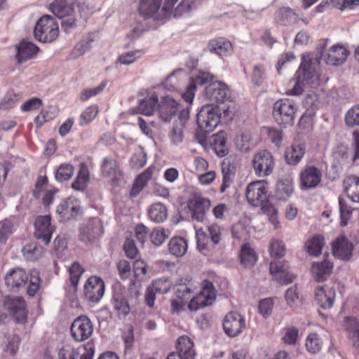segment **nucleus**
Segmentation results:
<instances>
[{"instance_id": "55", "label": "nucleus", "mask_w": 359, "mask_h": 359, "mask_svg": "<svg viewBox=\"0 0 359 359\" xmlns=\"http://www.w3.org/2000/svg\"><path fill=\"white\" fill-rule=\"evenodd\" d=\"M170 231L163 228H155L150 233L151 242L156 246H160L169 236Z\"/></svg>"}, {"instance_id": "46", "label": "nucleus", "mask_w": 359, "mask_h": 359, "mask_svg": "<svg viewBox=\"0 0 359 359\" xmlns=\"http://www.w3.org/2000/svg\"><path fill=\"white\" fill-rule=\"evenodd\" d=\"M15 231L12 221L5 219L0 222V243L4 244Z\"/></svg>"}, {"instance_id": "33", "label": "nucleus", "mask_w": 359, "mask_h": 359, "mask_svg": "<svg viewBox=\"0 0 359 359\" xmlns=\"http://www.w3.org/2000/svg\"><path fill=\"white\" fill-rule=\"evenodd\" d=\"M154 170V166H149L136 177L130 192L131 197H136L144 189L151 179Z\"/></svg>"}, {"instance_id": "54", "label": "nucleus", "mask_w": 359, "mask_h": 359, "mask_svg": "<svg viewBox=\"0 0 359 359\" xmlns=\"http://www.w3.org/2000/svg\"><path fill=\"white\" fill-rule=\"evenodd\" d=\"M271 257L281 258L285 255V246L283 241L278 239H272L269 248Z\"/></svg>"}, {"instance_id": "36", "label": "nucleus", "mask_w": 359, "mask_h": 359, "mask_svg": "<svg viewBox=\"0 0 359 359\" xmlns=\"http://www.w3.org/2000/svg\"><path fill=\"white\" fill-rule=\"evenodd\" d=\"M90 180V171L88 165L85 163L79 164V170L76 179L72 183V188L78 191H83L88 187Z\"/></svg>"}, {"instance_id": "13", "label": "nucleus", "mask_w": 359, "mask_h": 359, "mask_svg": "<svg viewBox=\"0 0 359 359\" xmlns=\"http://www.w3.org/2000/svg\"><path fill=\"white\" fill-rule=\"evenodd\" d=\"M323 173L317 167L305 165L299 173V187L302 190L316 188L321 182Z\"/></svg>"}, {"instance_id": "25", "label": "nucleus", "mask_w": 359, "mask_h": 359, "mask_svg": "<svg viewBox=\"0 0 359 359\" xmlns=\"http://www.w3.org/2000/svg\"><path fill=\"white\" fill-rule=\"evenodd\" d=\"M175 348L177 353L184 359H195L196 351L194 343L189 336H180L176 341Z\"/></svg>"}, {"instance_id": "22", "label": "nucleus", "mask_w": 359, "mask_h": 359, "mask_svg": "<svg viewBox=\"0 0 359 359\" xmlns=\"http://www.w3.org/2000/svg\"><path fill=\"white\" fill-rule=\"evenodd\" d=\"M80 211V202L74 198H68L62 201L57 208V212L62 220L76 218L79 215Z\"/></svg>"}, {"instance_id": "4", "label": "nucleus", "mask_w": 359, "mask_h": 359, "mask_svg": "<svg viewBox=\"0 0 359 359\" xmlns=\"http://www.w3.org/2000/svg\"><path fill=\"white\" fill-rule=\"evenodd\" d=\"M208 234L202 229L196 231L198 250L204 255H210L222 240L223 228L214 223L208 226Z\"/></svg>"}, {"instance_id": "26", "label": "nucleus", "mask_w": 359, "mask_h": 359, "mask_svg": "<svg viewBox=\"0 0 359 359\" xmlns=\"http://www.w3.org/2000/svg\"><path fill=\"white\" fill-rule=\"evenodd\" d=\"M348 55V51L344 46L334 45L327 50L324 60L327 65H339L346 61Z\"/></svg>"}, {"instance_id": "5", "label": "nucleus", "mask_w": 359, "mask_h": 359, "mask_svg": "<svg viewBox=\"0 0 359 359\" xmlns=\"http://www.w3.org/2000/svg\"><path fill=\"white\" fill-rule=\"evenodd\" d=\"M2 309L18 323H25L28 317L27 302L22 297L7 295L2 301Z\"/></svg>"}, {"instance_id": "49", "label": "nucleus", "mask_w": 359, "mask_h": 359, "mask_svg": "<svg viewBox=\"0 0 359 359\" xmlns=\"http://www.w3.org/2000/svg\"><path fill=\"white\" fill-rule=\"evenodd\" d=\"M277 191L280 198L290 197L294 191V184L291 180H281L277 183Z\"/></svg>"}, {"instance_id": "7", "label": "nucleus", "mask_w": 359, "mask_h": 359, "mask_svg": "<svg viewBox=\"0 0 359 359\" xmlns=\"http://www.w3.org/2000/svg\"><path fill=\"white\" fill-rule=\"evenodd\" d=\"M162 0H141L138 11L145 19L163 20L172 15L170 10L165 11L164 5L161 7Z\"/></svg>"}, {"instance_id": "53", "label": "nucleus", "mask_w": 359, "mask_h": 359, "mask_svg": "<svg viewBox=\"0 0 359 359\" xmlns=\"http://www.w3.org/2000/svg\"><path fill=\"white\" fill-rule=\"evenodd\" d=\"M20 96L13 90H8L0 102V109H9L13 108L19 101Z\"/></svg>"}, {"instance_id": "19", "label": "nucleus", "mask_w": 359, "mask_h": 359, "mask_svg": "<svg viewBox=\"0 0 359 359\" xmlns=\"http://www.w3.org/2000/svg\"><path fill=\"white\" fill-rule=\"evenodd\" d=\"M336 290L334 286L324 284L315 290V301L323 309H331L334 303Z\"/></svg>"}, {"instance_id": "59", "label": "nucleus", "mask_w": 359, "mask_h": 359, "mask_svg": "<svg viewBox=\"0 0 359 359\" xmlns=\"http://www.w3.org/2000/svg\"><path fill=\"white\" fill-rule=\"evenodd\" d=\"M213 79V76L210 73L205 72H200L194 77H192L189 81V84L194 86L196 89L198 86H203L209 82H211Z\"/></svg>"}, {"instance_id": "58", "label": "nucleus", "mask_w": 359, "mask_h": 359, "mask_svg": "<svg viewBox=\"0 0 359 359\" xmlns=\"http://www.w3.org/2000/svg\"><path fill=\"white\" fill-rule=\"evenodd\" d=\"M144 53L142 50L125 52L119 55L118 62L123 65H130L137 58L140 57Z\"/></svg>"}, {"instance_id": "9", "label": "nucleus", "mask_w": 359, "mask_h": 359, "mask_svg": "<svg viewBox=\"0 0 359 359\" xmlns=\"http://www.w3.org/2000/svg\"><path fill=\"white\" fill-rule=\"evenodd\" d=\"M296 110L292 100L280 99L273 104V116L276 123L280 125L292 124L294 119Z\"/></svg>"}, {"instance_id": "6", "label": "nucleus", "mask_w": 359, "mask_h": 359, "mask_svg": "<svg viewBox=\"0 0 359 359\" xmlns=\"http://www.w3.org/2000/svg\"><path fill=\"white\" fill-rule=\"evenodd\" d=\"M34 32L37 41L50 43L59 34L58 25L51 16L43 15L37 21Z\"/></svg>"}, {"instance_id": "57", "label": "nucleus", "mask_w": 359, "mask_h": 359, "mask_svg": "<svg viewBox=\"0 0 359 359\" xmlns=\"http://www.w3.org/2000/svg\"><path fill=\"white\" fill-rule=\"evenodd\" d=\"M107 86L105 81L102 82L98 86L93 88H86L81 90L79 99L81 102H86L92 97L102 93Z\"/></svg>"}, {"instance_id": "51", "label": "nucleus", "mask_w": 359, "mask_h": 359, "mask_svg": "<svg viewBox=\"0 0 359 359\" xmlns=\"http://www.w3.org/2000/svg\"><path fill=\"white\" fill-rule=\"evenodd\" d=\"M99 111L97 104H91L88 107L80 116V125L84 126L90 123L97 116Z\"/></svg>"}, {"instance_id": "32", "label": "nucleus", "mask_w": 359, "mask_h": 359, "mask_svg": "<svg viewBox=\"0 0 359 359\" xmlns=\"http://www.w3.org/2000/svg\"><path fill=\"white\" fill-rule=\"evenodd\" d=\"M74 0H54L50 10L56 17L62 18L74 13Z\"/></svg>"}, {"instance_id": "31", "label": "nucleus", "mask_w": 359, "mask_h": 359, "mask_svg": "<svg viewBox=\"0 0 359 359\" xmlns=\"http://www.w3.org/2000/svg\"><path fill=\"white\" fill-rule=\"evenodd\" d=\"M101 174L103 177L117 179L121 175L119 165L113 156H106L102 159L100 166Z\"/></svg>"}, {"instance_id": "17", "label": "nucleus", "mask_w": 359, "mask_h": 359, "mask_svg": "<svg viewBox=\"0 0 359 359\" xmlns=\"http://www.w3.org/2000/svg\"><path fill=\"white\" fill-rule=\"evenodd\" d=\"M34 237L40 240L45 245H48L54 231V228L51 225V218L50 215L38 216L34 222Z\"/></svg>"}, {"instance_id": "45", "label": "nucleus", "mask_w": 359, "mask_h": 359, "mask_svg": "<svg viewBox=\"0 0 359 359\" xmlns=\"http://www.w3.org/2000/svg\"><path fill=\"white\" fill-rule=\"evenodd\" d=\"M158 103L157 95L153 94L140 101L138 109L140 112L146 116H151Z\"/></svg>"}, {"instance_id": "35", "label": "nucleus", "mask_w": 359, "mask_h": 359, "mask_svg": "<svg viewBox=\"0 0 359 359\" xmlns=\"http://www.w3.org/2000/svg\"><path fill=\"white\" fill-rule=\"evenodd\" d=\"M343 327L355 348H359V323L355 318L346 317Z\"/></svg>"}, {"instance_id": "56", "label": "nucleus", "mask_w": 359, "mask_h": 359, "mask_svg": "<svg viewBox=\"0 0 359 359\" xmlns=\"http://www.w3.org/2000/svg\"><path fill=\"white\" fill-rule=\"evenodd\" d=\"M345 123L350 128L359 127V104L353 106L346 112Z\"/></svg>"}, {"instance_id": "38", "label": "nucleus", "mask_w": 359, "mask_h": 359, "mask_svg": "<svg viewBox=\"0 0 359 359\" xmlns=\"http://www.w3.org/2000/svg\"><path fill=\"white\" fill-rule=\"evenodd\" d=\"M239 257L241 264L245 268L253 266L257 261V254L249 243L241 246Z\"/></svg>"}, {"instance_id": "24", "label": "nucleus", "mask_w": 359, "mask_h": 359, "mask_svg": "<svg viewBox=\"0 0 359 359\" xmlns=\"http://www.w3.org/2000/svg\"><path fill=\"white\" fill-rule=\"evenodd\" d=\"M353 245L345 236L338 237L332 243V253L334 257L348 260L352 255Z\"/></svg>"}, {"instance_id": "3", "label": "nucleus", "mask_w": 359, "mask_h": 359, "mask_svg": "<svg viewBox=\"0 0 359 359\" xmlns=\"http://www.w3.org/2000/svg\"><path fill=\"white\" fill-rule=\"evenodd\" d=\"M245 196L250 205L273 211L269 203V187L265 180H255L250 182L245 189Z\"/></svg>"}, {"instance_id": "29", "label": "nucleus", "mask_w": 359, "mask_h": 359, "mask_svg": "<svg viewBox=\"0 0 359 359\" xmlns=\"http://www.w3.org/2000/svg\"><path fill=\"white\" fill-rule=\"evenodd\" d=\"M332 262L326 259L313 263L311 266L313 276L318 283L325 280L332 273Z\"/></svg>"}, {"instance_id": "39", "label": "nucleus", "mask_w": 359, "mask_h": 359, "mask_svg": "<svg viewBox=\"0 0 359 359\" xmlns=\"http://www.w3.org/2000/svg\"><path fill=\"white\" fill-rule=\"evenodd\" d=\"M45 250L36 243L32 242L25 245L22 250V255L27 261L39 260L44 254Z\"/></svg>"}, {"instance_id": "43", "label": "nucleus", "mask_w": 359, "mask_h": 359, "mask_svg": "<svg viewBox=\"0 0 359 359\" xmlns=\"http://www.w3.org/2000/svg\"><path fill=\"white\" fill-rule=\"evenodd\" d=\"M148 215L151 220L156 223H161L167 218V208L163 204L156 203L150 206Z\"/></svg>"}, {"instance_id": "14", "label": "nucleus", "mask_w": 359, "mask_h": 359, "mask_svg": "<svg viewBox=\"0 0 359 359\" xmlns=\"http://www.w3.org/2000/svg\"><path fill=\"white\" fill-rule=\"evenodd\" d=\"M230 90L228 86L220 81L211 82L206 86L204 92L205 100L215 106L218 103H223L230 97Z\"/></svg>"}, {"instance_id": "48", "label": "nucleus", "mask_w": 359, "mask_h": 359, "mask_svg": "<svg viewBox=\"0 0 359 359\" xmlns=\"http://www.w3.org/2000/svg\"><path fill=\"white\" fill-rule=\"evenodd\" d=\"M306 350L311 353L319 352L322 347V341L316 333H310L306 339Z\"/></svg>"}, {"instance_id": "30", "label": "nucleus", "mask_w": 359, "mask_h": 359, "mask_svg": "<svg viewBox=\"0 0 359 359\" xmlns=\"http://www.w3.org/2000/svg\"><path fill=\"white\" fill-rule=\"evenodd\" d=\"M305 152L306 147L304 144H292L285 149V162L290 165H297L303 158Z\"/></svg>"}, {"instance_id": "12", "label": "nucleus", "mask_w": 359, "mask_h": 359, "mask_svg": "<svg viewBox=\"0 0 359 359\" xmlns=\"http://www.w3.org/2000/svg\"><path fill=\"white\" fill-rule=\"evenodd\" d=\"M224 332L231 337H236L246 329L245 318L238 312L227 313L223 320Z\"/></svg>"}, {"instance_id": "50", "label": "nucleus", "mask_w": 359, "mask_h": 359, "mask_svg": "<svg viewBox=\"0 0 359 359\" xmlns=\"http://www.w3.org/2000/svg\"><path fill=\"white\" fill-rule=\"evenodd\" d=\"M195 8L196 0H182L175 9L173 8L172 15L175 18L180 17Z\"/></svg>"}, {"instance_id": "52", "label": "nucleus", "mask_w": 359, "mask_h": 359, "mask_svg": "<svg viewBox=\"0 0 359 359\" xmlns=\"http://www.w3.org/2000/svg\"><path fill=\"white\" fill-rule=\"evenodd\" d=\"M172 287V283L169 278H158L154 280L151 287L156 293L166 294Z\"/></svg>"}, {"instance_id": "21", "label": "nucleus", "mask_w": 359, "mask_h": 359, "mask_svg": "<svg viewBox=\"0 0 359 359\" xmlns=\"http://www.w3.org/2000/svg\"><path fill=\"white\" fill-rule=\"evenodd\" d=\"M269 271L273 278L280 285H288L294 278V276L288 271V266L285 262H271Z\"/></svg>"}, {"instance_id": "63", "label": "nucleus", "mask_w": 359, "mask_h": 359, "mask_svg": "<svg viewBox=\"0 0 359 359\" xmlns=\"http://www.w3.org/2000/svg\"><path fill=\"white\" fill-rule=\"evenodd\" d=\"M83 271V267L78 262L73 263L69 268L70 281L74 286L77 285Z\"/></svg>"}, {"instance_id": "16", "label": "nucleus", "mask_w": 359, "mask_h": 359, "mask_svg": "<svg viewBox=\"0 0 359 359\" xmlns=\"http://www.w3.org/2000/svg\"><path fill=\"white\" fill-rule=\"evenodd\" d=\"M211 206V201L203 197L200 194H194L190 196L187 201V207L191 213L192 217L198 222H203L206 212Z\"/></svg>"}, {"instance_id": "2", "label": "nucleus", "mask_w": 359, "mask_h": 359, "mask_svg": "<svg viewBox=\"0 0 359 359\" xmlns=\"http://www.w3.org/2000/svg\"><path fill=\"white\" fill-rule=\"evenodd\" d=\"M218 277L215 272L210 271L204 275L201 283V291L190 300L189 308L191 311L210 306L217 297V291L215 283Z\"/></svg>"}, {"instance_id": "47", "label": "nucleus", "mask_w": 359, "mask_h": 359, "mask_svg": "<svg viewBox=\"0 0 359 359\" xmlns=\"http://www.w3.org/2000/svg\"><path fill=\"white\" fill-rule=\"evenodd\" d=\"M74 168L70 163H62L55 172V179L58 182L67 181L72 178Z\"/></svg>"}, {"instance_id": "28", "label": "nucleus", "mask_w": 359, "mask_h": 359, "mask_svg": "<svg viewBox=\"0 0 359 359\" xmlns=\"http://www.w3.org/2000/svg\"><path fill=\"white\" fill-rule=\"evenodd\" d=\"M209 50L219 56L230 55L233 51V46L229 40L224 37H219L209 41Z\"/></svg>"}, {"instance_id": "10", "label": "nucleus", "mask_w": 359, "mask_h": 359, "mask_svg": "<svg viewBox=\"0 0 359 359\" xmlns=\"http://www.w3.org/2000/svg\"><path fill=\"white\" fill-rule=\"evenodd\" d=\"M295 85L287 93L290 95H297L301 94L303 91V86H309L313 83L315 72L313 70L311 62L310 60L306 61L304 57H303L302 62L295 74Z\"/></svg>"}, {"instance_id": "44", "label": "nucleus", "mask_w": 359, "mask_h": 359, "mask_svg": "<svg viewBox=\"0 0 359 359\" xmlns=\"http://www.w3.org/2000/svg\"><path fill=\"white\" fill-rule=\"evenodd\" d=\"M227 135L224 131L217 133L213 139L212 147L217 156L223 157L228 154Z\"/></svg>"}, {"instance_id": "37", "label": "nucleus", "mask_w": 359, "mask_h": 359, "mask_svg": "<svg viewBox=\"0 0 359 359\" xmlns=\"http://www.w3.org/2000/svg\"><path fill=\"white\" fill-rule=\"evenodd\" d=\"M344 191L354 202H359V177L351 175L344 180Z\"/></svg>"}, {"instance_id": "42", "label": "nucleus", "mask_w": 359, "mask_h": 359, "mask_svg": "<svg viewBox=\"0 0 359 359\" xmlns=\"http://www.w3.org/2000/svg\"><path fill=\"white\" fill-rule=\"evenodd\" d=\"M324 245L323 236L316 235L306 242L305 248L309 255L317 257L321 254Z\"/></svg>"}, {"instance_id": "40", "label": "nucleus", "mask_w": 359, "mask_h": 359, "mask_svg": "<svg viewBox=\"0 0 359 359\" xmlns=\"http://www.w3.org/2000/svg\"><path fill=\"white\" fill-rule=\"evenodd\" d=\"M188 244L182 237H174L168 243L170 253L177 257H182L187 251Z\"/></svg>"}, {"instance_id": "20", "label": "nucleus", "mask_w": 359, "mask_h": 359, "mask_svg": "<svg viewBox=\"0 0 359 359\" xmlns=\"http://www.w3.org/2000/svg\"><path fill=\"white\" fill-rule=\"evenodd\" d=\"M126 290L120 285L114 288L112 305L119 318H125L130 311V307L126 299Z\"/></svg>"}, {"instance_id": "62", "label": "nucleus", "mask_w": 359, "mask_h": 359, "mask_svg": "<svg viewBox=\"0 0 359 359\" xmlns=\"http://www.w3.org/2000/svg\"><path fill=\"white\" fill-rule=\"evenodd\" d=\"M265 67L263 65H255L251 74L252 81L255 85H260L265 79Z\"/></svg>"}, {"instance_id": "61", "label": "nucleus", "mask_w": 359, "mask_h": 359, "mask_svg": "<svg viewBox=\"0 0 359 359\" xmlns=\"http://www.w3.org/2000/svg\"><path fill=\"white\" fill-rule=\"evenodd\" d=\"M92 40L86 39L79 41L70 53L72 59H76L83 55L85 52L90 48Z\"/></svg>"}, {"instance_id": "60", "label": "nucleus", "mask_w": 359, "mask_h": 359, "mask_svg": "<svg viewBox=\"0 0 359 359\" xmlns=\"http://www.w3.org/2000/svg\"><path fill=\"white\" fill-rule=\"evenodd\" d=\"M339 203L341 215V226H346L351 217L352 210L344 199L339 198Z\"/></svg>"}, {"instance_id": "1", "label": "nucleus", "mask_w": 359, "mask_h": 359, "mask_svg": "<svg viewBox=\"0 0 359 359\" xmlns=\"http://www.w3.org/2000/svg\"><path fill=\"white\" fill-rule=\"evenodd\" d=\"M4 280L6 285L11 290H18L28 284L27 293L30 297L34 296L40 288L39 273L35 269L27 273L22 268L15 267L6 273Z\"/></svg>"}, {"instance_id": "15", "label": "nucleus", "mask_w": 359, "mask_h": 359, "mask_svg": "<svg viewBox=\"0 0 359 359\" xmlns=\"http://www.w3.org/2000/svg\"><path fill=\"white\" fill-rule=\"evenodd\" d=\"M274 158L271 152L263 150L254 156L252 166L255 173L258 177L269 175L274 168Z\"/></svg>"}, {"instance_id": "8", "label": "nucleus", "mask_w": 359, "mask_h": 359, "mask_svg": "<svg viewBox=\"0 0 359 359\" xmlns=\"http://www.w3.org/2000/svg\"><path fill=\"white\" fill-rule=\"evenodd\" d=\"M220 122V115L216 106L206 104L197 114V124L203 132H212Z\"/></svg>"}, {"instance_id": "64", "label": "nucleus", "mask_w": 359, "mask_h": 359, "mask_svg": "<svg viewBox=\"0 0 359 359\" xmlns=\"http://www.w3.org/2000/svg\"><path fill=\"white\" fill-rule=\"evenodd\" d=\"M79 353L69 345L62 347L58 352V359H77Z\"/></svg>"}, {"instance_id": "41", "label": "nucleus", "mask_w": 359, "mask_h": 359, "mask_svg": "<svg viewBox=\"0 0 359 359\" xmlns=\"http://www.w3.org/2000/svg\"><path fill=\"white\" fill-rule=\"evenodd\" d=\"M275 22L279 25L287 26L296 21V13L290 8H281L275 13Z\"/></svg>"}, {"instance_id": "23", "label": "nucleus", "mask_w": 359, "mask_h": 359, "mask_svg": "<svg viewBox=\"0 0 359 359\" xmlns=\"http://www.w3.org/2000/svg\"><path fill=\"white\" fill-rule=\"evenodd\" d=\"M158 109L161 119L164 122H169L175 116L179 109V104L170 96H164L158 105Z\"/></svg>"}, {"instance_id": "34", "label": "nucleus", "mask_w": 359, "mask_h": 359, "mask_svg": "<svg viewBox=\"0 0 359 359\" xmlns=\"http://www.w3.org/2000/svg\"><path fill=\"white\" fill-rule=\"evenodd\" d=\"M187 75L181 69L173 72L162 82V86L169 91H177L186 80Z\"/></svg>"}, {"instance_id": "11", "label": "nucleus", "mask_w": 359, "mask_h": 359, "mask_svg": "<svg viewBox=\"0 0 359 359\" xmlns=\"http://www.w3.org/2000/svg\"><path fill=\"white\" fill-rule=\"evenodd\" d=\"M70 332L72 338L76 341H83L93 334V323L86 316H80L72 323Z\"/></svg>"}, {"instance_id": "18", "label": "nucleus", "mask_w": 359, "mask_h": 359, "mask_svg": "<svg viewBox=\"0 0 359 359\" xmlns=\"http://www.w3.org/2000/svg\"><path fill=\"white\" fill-rule=\"evenodd\" d=\"M104 288L103 280L98 276H92L85 284V296L91 302H98L104 295Z\"/></svg>"}, {"instance_id": "27", "label": "nucleus", "mask_w": 359, "mask_h": 359, "mask_svg": "<svg viewBox=\"0 0 359 359\" xmlns=\"http://www.w3.org/2000/svg\"><path fill=\"white\" fill-rule=\"evenodd\" d=\"M17 53L15 57L18 62L22 63L32 59L38 53L39 48L32 42L22 40L16 46Z\"/></svg>"}]
</instances>
